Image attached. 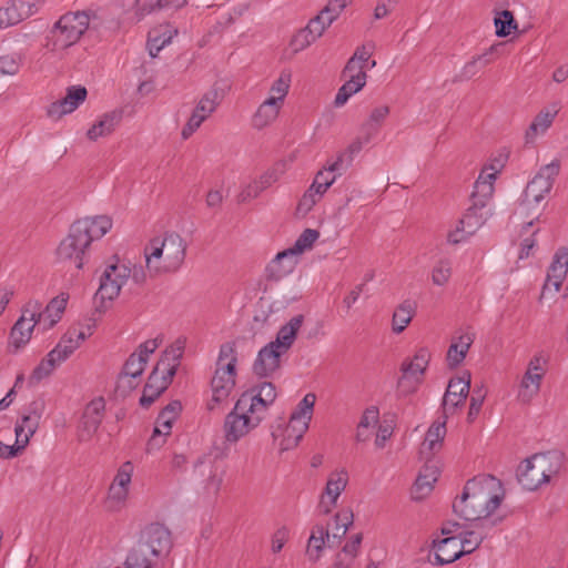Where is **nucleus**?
<instances>
[{"instance_id": "obj_1", "label": "nucleus", "mask_w": 568, "mask_h": 568, "mask_svg": "<svg viewBox=\"0 0 568 568\" xmlns=\"http://www.w3.org/2000/svg\"><path fill=\"white\" fill-rule=\"evenodd\" d=\"M111 227L112 221L105 215L74 221L57 248L58 260L73 264L78 270L82 268L91 243L104 236Z\"/></svg>"}, {"instance_id": "obj_2", "label": "nucleus", "mask_w": 568, "mask_h": 568, "mask_svg": "<svg viewBox=\"0 0 568 568\" xmlns=\"http://www.w3.org/2000/svg\"><path fill=\"white\" fill-rule=\"evenodd\" d=\"M500 481L493 475H481L469 479L453 510L465 520H478L489 517L500 505L503 497L494 494L493 488Z\"/></svg>"}, {"instance_id": "obj_3", "label": "nucleus", "mask_w": 568, "mask_h": 568, "mask_svg": "<svg viewBox=\"0 0 568 568\" xmlns=\"http://www.w3.org/2000/svg\"><path fill=\"white\" fill-rule=\"evenodd\" d=\"M186 243L176 232L154 237L144 247L146 268L151 275L175 273L184 263Z\"/></svg>"}, {"instance_id": "obj_4", "label": "nucleus", "mask_w": 568, "mask_h": 568, "mask_svg": "<svg viewBox=\"0 0 568 568\" xmlns=\"http://www.w3.org/2000/svg\"><path fill=\"white\" fill-rule=\"evenodd\" d=\"M115 263L106 266L100 277V285L93 296V315H102L109 308V303L119 296L121 287L125 284L131 275V267L125 264Z\"/></svg>"}, {"instance_id": "obj_5", "label": "nucleus", "mask_w": 568, "mask_h": 568, "mask_svg": "<svg viewBox=\"0 0 568 568\" xmlns=\"http://www.w3.org/2000/svg\"><path fill=\"white\" fill-rule=\"evenodd\" d=\"M85 11L68 12L60 17L50 31L51 50L67 49L75 44L90 27Z\"/></svg>"}, {"instance_id": "obj_6", "label": "nucleus", "mask_w": 568, "mask_h": 568, "mask_svg": "<svg viewBox=\"0 0 568 568\" xmlns=\"http://www.w3.org/2000/svg\"><path fill=\"white\" fill-rule=\"evenodd\" d=\"M239 404L240 398L236 400L233 410L226 415L224 420L225 438L230 443H236L241 437L257 427L263 420L258 415L254 414L248 406L240 408Z\"/></svg>"}, {"instance_id": "obj_7", "label": "nucleus", "mask_w": 568, "mask_h": 568, "mask_svg": "<svg viewBox=\"0 0 568 568\" xmlns=\"http://www.w3.org/2000/svg\"><path fill=\"white\" fill-rule=\"evenodd\" d=\"M189 480L202 485L205 494L216 496L223 483V475L217 474L213 460L203 455L193 463Z\"/></svg>"}, {"instance_id": "obj_8", "label": "nucleus", "mask_w": 568, "mask_h": 568, "mask_svg": "<svg viewBox=\"0 0 568 568\" xmlns=\"http://www.w3.org/2000/svg\"><path fill=\"white\" fill-rule=\"evenodd\" d=\"M560 161L555 159L549 164L544 165L534 179L527 184L524 195L527 202L536 204L544 201L545 196L551 191L555 178L559 174Z\"/></svg>"}, {"instance_id": "obj_9", "label": "nucleus", "mask_w": 568, "mask_h": 568, "mask_svg": "<svg viewBox=\"0 0 568 568\" xmlns=\"http://www.w3.org/2000/svg\"><path fill=\"white\" fill-rule=\"evenodd\" d=\"M276 398L275 386L271 382H263L261 385L252 387L248 390H245L240 396L239 407L243 408L248 406L254 414L258 415L262 419H264V415L268 409L270 405Z\"/></svg>"}, {"instance_id": "obj_10", "label": "nucleus", "mask_w": 568, "mask_h": 568, "mask_svg": "<svg viewBox=\"0 0 568 568\" xmlns=\"http://www.w3.org/2000/svg\"><path fill=\"white\" fill-rule=\"evenodd\" d=\"M41 305L36 302L34 310L30 313V317H26L23 311L21 317L14 323L10 332V341L8 344V352L16 354L21 347H23L31 338L34 325L40 322L42 314L39 312Z\"/></svg>"}, {"instance_id": "obj_11", "label": "nucleus", "mask_w": 568, "mask_h": 568, "mask_svg": "<svg viewBox=\"0 0 568 568\" xmlns=\"http://www.w3.org/2000/svg\"><path fill=\"white\" fill-rule=\"evenodd\" d=\"M136 544L146 546L158 558L168 555L173 546L171 531L159 523L146 526Z\"/></svg>"}, {"instance_id": "obj_12", "label": "nucleus", "mask_w": 568, "mask_h": 568, "mask_svg": "<svg viewBox=\"0 0 568 568\" xmlns=\"http://www.w3.org/2000/svg\"><path fill=\"white\" fill-rule=\"evenodd\" d=\"M568 273V248L560 247L556 252L549 266L546 282L542 286L539 300H544L548 294L555 296L559 292L564 280Z\"/></svg>"}, {"instance_id": "obj_13", "label": "nucleus", "mask_w": 568, "mask_h": 568, "mask_svg": "<svg viewBox=\"0 0 568 568\" xmlns=\"http://www.w3.org/2000/svg\"><path fill=\"white\" fill-rule=\"evenodd\" d=\"M104 412L105 400L103 397L93 398L87 404L79 424V440L88 442L93 437L103 420Z\"/></svg>"}, {"instance_id": "obj_14", "label": "nucleus", "mask_w": 568, "mask_h": 568, "mask_svg": "<svg viewBox=\"0 0 568 568\" xmlns=\"http://www.w3.org/2000/svg\"><path fill=\"white\" fill-rule=\"evenodd\" d=\"M430 548L434 552L428 554L427 560L435 566L452 564L464 556L456 536H448L443 539L436 538L432 541Z\"/></svg>"}, {"instance_id": "obj_15", "label": "nucleus", "mask_w": 568, "mask_h": 568, "mask_svg": "<svg viewBox=\"0 0 568 568\" xmlns=\"http://www.w3.org/2000/svg\"><path fill=\"white\" fill-rule=\"evenodd\" d=\"M470 390V374L467 379L464 377L452 378L443 397L442 408L445 419L453 414L457 407L464 405Z\"/></svg>"}, {"instance_id": "obj_16", "label": "nucleus", "mask_w": 568, "mask_h": 568, "mask_svg": "<svg viewBox=\"0 0 568 568\" xmlns=\"http://www.w3.org/2000/svg\"><path fill=\"white\" fill-rule=\"evenodd\" d=\"M174 377V371L171 368L168 373H161V369L154 367L144 386L140 405L149 408L158 397H160L169 387Z\"/></svg>"}, {"instance_id": "obj_17", "label": "nucleus", "mask_w": 568, "mask_h": 568, "mask_svg": "<svg viewBox=\"0 0 568 568\" xmlns=\"http://www.w3.org/2000/svg\"><path fill=\"white\" fill-rule=\"evenodd\" d=\"M236 367L233 364L216 366L215 373L211 379V387L214 403H221L226 399L235 387Z\"/></svg>"}, {"instance_id": "obj_18", "label": "nucleus", "mask_w": 568, "mask_h": 568, "mask_svg": "<svg viewBox=\"0 0 568 568\" xmlns=\"http://www.w3.org/2000/svg\"><path fill=\"white\" fill-rule=\"evenodd\" d=\"M88 91L82 85H72L67 89L64 98L52 102L47 109L49 118L60 119L62 115L73 112L85 99Z\"/></svg>"}, {"instance_id": "obj_19", "label": "nucleus", "mask_w": 568, "mask_h": 568, "mask_svg": "<svg viewBox=\"0 0 568 568\" xmlns=\"http://www.w3.org/2000/svg\"><path fill=\"white\" fill-rule=\"evenodd\" d=\"M312 418L311 412L303 409L297 405V409L292 413L287 428L286 437L282 442L283 449H290L297 446L303 437V434L308 428V422Z\"/></svg>"}, {"instance_id": "obj_20", "label": "nucleus", "mask_w": 568, "mask_h": 568, "mask_svg": "<svg viewBox=\"0 0 568 568\" xmlns=\"http://www.w3.org/2000/svg\"><path fill=\"white\" fill-rule=\"evenodd\" d=\"M274 344L268 343L257 354L253 364V373L258 377H268L281 364V352Z\"/></svg>"}, {"instance_id": "obj_21", "label": "nucleus", "mask_w": 568, "mask_h": 568, "mask_svg": "<svg viewBox=\"0 0 568 568\" xmlns=\"http://www.w3.org/2000/svg\"><path fill=\"white\" fill-rule=\"evenodd\" d=\"M297 264V257L292 251L284 250L267 264L265 268V277L267 281L278 282L291 274Z\"/></svg>"}, {"instance_id": "obj_22", "label": "nucleus", "mask_w": 568, "mask_h": 568, "mask_svg": "<svg viewBox=\"0 0 568 568\" xmlns=\"http://www.w3.org/2000/svg\"><path fill=\"white\" fill-rule=\"evenodd\" d=\"M446 420L443 413V420L434 422L426 433L425 440L422 444L420 454L427 462L442 448L446 435Z\"/></svg>"}, {"instance_id": "obj_23", "label": "nucleus", "mask_w": 568, "mask_h": 568, "mask_svg": "<svg viewBox=\"0 0 568 568\" xmlns=\"http://www.w3.org/2000/svg\"><path fill=\"white\" fill-rule=\"evenodd\" d=\"M91 324H88V333L79 329L77 327H71L68 332L61 337L60 342L55 347H60L61 356L60 359H67L79 346L80 344L90 336L91 329L95 327L97 318H90Z\"/></svg>"}, {"instance_id": "obj_24", "label": "nucleus", "mask_w": 568, "mask_h": 568, "mask_svg": "<svg viewBox=\"0 0 568 568\" xmlns=\"http://www.w3.org/2000/svg\"><path fill=\"white\" fill-rule=\"evenodd\" d=\"M546 476L538 470V464L531 458H527L517 469V479L524 489L532 491L547 483Z\"/></svg>"}, {"instance_id": "obj_25", "label": "nucleus", "mask_w": 568, "mask_h": 568, "mask_svg": "<svg viewBox=\"0 0 568 568\" xmlns=\"http://www.w3.org/2000/svg\"><path fill=\"white\" fill-rule=\"evenodd\" d=\"M122 118V110H112L103 114V116L88 130V139L91 141H97L101 136L111 134L120 124Z\"/></svg>"}, {"instance_id": "obj_26", "label": "nucleus", "mask_w": 568, "mask_h": 568, "mask_svg": "<svg viewBox=\"0 0 568 568\" xmlns=\"http://www.w3.org/2000/svg\"><path fill=\"white\" fill-rule=\"evenodd\" d=\"M532 459L538 464V470L546 476L548 483L551 476L557 475L564 465L565 455L559 450H550L547 453H539L532 456Z\"/></svg>"}, {"instance_id": "obj_27", "label": "nucleus", "mask_w": 568, "mask_h": 568, "mask_svg": "<svg viewBox=\"0 0 568 568\" xmlns=\"http://www.w3.org/2000/svg\"><path fill=\"white\" fill-rule=\"evenodd\" d=\"M186 4L187 0H135V14L141 19L164 10H178Z\"/></svg>"}, {"instance_id": "obj_28", "label": "nucleus", "mask_w": 568, "mask_h": 568, "mask_svg": "<svg viewBox=\"0 0 568 568\" xmlns=\"http://www.w3.org/2000/svg\"><path fill=\"white\" fill-rule=\"evenodd\" d=\"M159 559L146 546L135 544L130 549L124 566L125 568H158Z\"/></svg>"}, {"instance_id": "obj_29", "label": "nucleus", "mask_w": 568, "mask_h": 568, "mask_svg": "<svg viewBox=\"0 0 568 568\" xmlns=\"http://www.w3.org/2000/svg\"><path fill=\"white\" fill-rule=\"evenodd\" d=\"M439 470L435 466L426 464L423 471L419 473L412 488V498L414 500L424 499L432 490L433 484L437 480Z\"/></svg>"}, {"instance_id": "obj_30", "label": "nucleus", "mask_w": 568, "mask_h": 568, "mask_svg": "<svg viewBox=\"0 0 568 568\" xmlns=\"http://www.w3.org/2000/svg\"><path fill=\"white\" fill-rule=\"evenodd\" d=\"M557 113L558 111L555 108H546L539 111L526 130V143H532L539 133H545L552 124Z\"/></svg>"}, {"instance_id": "obj_31", "label": "nucleus", "mask_w": 568, "mask_h": 568, "mask_svg": "<svg viewBox=\"0 0 568 568\" xmlns=\"http://www.w3.org/2000/svg\"><path fill=\"white\" fill-rule=\"evenodd\" d=\"M334 531L328 538V548L338 546L342 539L345 537L347 530L354 523V514L351 508H343L337 511L334 516Z\"/></svg>"}, {"instance_id": "obj_32", "label": "nucleus", "mask_w": 568, "mask_h": 568, "mask_svg": "<svg viewBox=\"0 0 568 568\" xmlns=\"http://www.w3.org/2000/svg\"><path fill=\"white\" fill-rule=\"evenodd\" d=\"M58 356H61L60 347H54L48 353L47 357L43 358L40 364L32 371L28 381L29 386H34L40 383L43 378L48 377L53 372L59 363L64 362V359H60Z\"/></svg>"}, {"instance_id": "obj_33", "label": "nucleus", "mask_w": 568, "mask_h": 568, "mask_svg": "<svg viewBox=\"0 0 568 568\" xmlns=\"http://www.w3.org/2000/svg\"><path fill=\"white\" fill-rule=\"evenodd\" d=\"M304 322V315L298 314L290 320V322L285 325H283L277 335L276 339L271 342L278 348H283L284 351H287L294 343L297 332L300 331L301 326Z\"/></svg>"}, {"instance_id": "obj_34", "label": "nucleus", "mask_w": 568, "mask_h": 568, "mask_svg": "<svg viewBox=\"0 0 568 568\" xmlns=\"http://www.w3.org/2000/svg\"><path fill=\"white\" fill-rule=\"evenodd\" d=\"M474 343V334L466 333L453 342L447 351L446 361L449 368H456L466 357Z\"/></svg>"}, {"instance_id": "obj_35", "label": "nucleus", "mask_w": 568, "mask_h": 568, "mask_svg": "<svg viewBox=\"0 0 568 568\" xmlns=\"http://www.w3.org/2000/svg\"><path fill=\"white\" fill-rule=\"evenodd\" d=\"M430 359V353L428 348L420 347L414 355L412 359H405L400 365L402 373L408 374L412 377L420 378L423 381V376L428 366Z\"/></svg>"}, {"instance_id": "obj_36", "label": "nucleus", "mask_w": 568, "mask_h": 568, "mask_svg": "<svg viewBox=\"0 0 568 568\" xmlns=\"http://www.w3.org/2000/svg\"><path fill=\"white\" fill-rule=\"evenodd\" d=\"M366 142H364L362 140V136H357L348 146L345 151L341 152L336 160H334L333 162H327V164L324 166V169L329 172V173H335V172H338L341 171L344 166L345 169L348 168L353 160H354V156L361 152V150L363 149V145L365 144Z\"/></svg>"}, {"instance_id": "obj_37", "label": "nucleus", "mask_w": 568, "mask_h": 568, "mask_svg": "<svg viewBox=\"0 0 568 568\" xmlns=\"http://www.w3.org/2000/svg\"><path fill=\"white\" fill-rule=\"evenodd\" d=\"M214 111L212 104L207 105L200 100L182 129V138L184 140L189 139Z\"/></svg>"}, {"instance_id": "obj_38", "label": "nucleus", "mask_w": 568, "mask_h": 568, "mask_svg": "<svg viewBox=\"0 0 568 568\" xmlns=\"http://www.w3.org/2000/svg\"><path fill=\"white\" fill-rule=\"evenodd\" d=\"M184 352V342L178 339L175 343L170 345L162 354L161 358L154 367L161 369V373H168L172 368L174 375L176 374L180 359Z\"/></svg>"}, {"instance_id": "obj_39", "label": "nucleus", "mask_w": 568, "mask_h": 568, "mask_svg": "<svg viewBox=\"0 0 568 568\" xmlns=\"http://www.w3.org/2000/svg\"><path fill=\"white\" fill-rule=\"evenodd\" d=\"M282 105L274 98L266 99L253 116L254 128L261 130L272 123L277 118Z\"/></svg>"}, {"instance_id": "obj_40", "label": "nucleus", "mask_w": 568, "mask_h": 568, "mask_svg": "<svg viewBox=\"0 0 568 568\" xmlns=\"http://www.w3.org/2000/svg\"><path fill=\"white\" fill-rule=\"evenodd\" d=\"M544 373L530 374L526 372L520 382L517 398L523 404H529L539 393Z\"/></svg>"}, {"instance_id": "obj_41", "label": "nucleus", "mask_w": 568, "mask_h": 568, "mask_svg": "<svg viewBox=\"0 0 568 568\" xmlns=\"http://www.w3.org/2000/svg\"><path fill=\"white\" fill-rule=\"evenodd\" d=\"M485 207L483 202H471L463 219L459 220V224L466 225L467 235L475 234L476 231L485 224L487 220V216L483 213Z\"/></svg>"}, {"instance_id": "obj_42", "label": "nucleus", "mask_w": 568, "mask_h": 568, "mask_svg": "<svg viewBox=\"0 0 568 568\" xmlns=\"http://www.w3.org/2000/svg\"><path fill=\"white\" fill-rule=\"evenodd\" d=\"M416 312V304L412 301H404L393 314L392 326L396 334L402 333L413 320Z\"/></svg>"}, {"instance_id": "obj_43", "label": "nucleus", "mask_w": 568, "mask_h": 568, "mask_svg": "<svg viewBox=\"0 0 568 568\" xmlns=\"http://www.w3.org/2000/svg\"><path fill=\"white\" fill-rule=\"evenodd\" d=\"M348 476L346 470L333 473L327 483L325 490L322 495L331 498V506H336L341 493L346 488Z\"/></svg>"}, {"instance_id": "obj_44", "label": "nucleus", "mask_w": 568, "mask_h": 568, "mask_svg": "<svg viewBox=\"0 0 568 568\" xmlns=\"http://www.w3.org/2000/svg\"><path fill=\"white\" fill-rule=\"evenodd\" d=\"M181 410V402L172 400L160 412L156 418V424L164 429V436H169L171 434L173 422L178 418Z\"/></svg>"}, {"instance_id": "obj_45", "label": "nucleus", "mask_w": 568, "mask_h": 568, "mask_svg": "<svg viewBox=\"0 0 568 568\" xmlns=\"http://www.w3.org/2000/svg\"><path fill=\"white\" fill-rule=\"evenodd\" d=\"M24 20L17 0H10L0 8V29L16 26Z\"/></svg>"}, {"instance_id": "obj_46", "label": "nucleus", "mask_w": 568, "mask_h": 568, "mask_svg": "<svg viewBox=\"0 0 568 568\" xmlns=\"http://www.w3.org/2000/svg\"><path fill=\"white\" fill-rule=\"evenodd\" d=\"M494 193V184L491 181H483V174L479 175L474 184V191L470 195L471 202H483L486 206Z\"/></svg>"}, {"instance_id": "obj_47", "label": "nucleus", "mask_w": 568, "mask_h": 568, "mask_svg": "<svg viewBox=\"0 0 568 568\" xmlns=\"http://www.w3.org/2000/svg\"><path fill=\"white\" fill-rule=\"evenodd\" d=\"M496 27V34L500 38H505L511 33L513 30L517 29V22L514 18L513 12L504 10L498 13L494 19Z\"/></svg>"}, {"instance_id": "obj_48", "label": "nucleus", "mask_w": 568, "mask_h": 568, "mask_svg": "<svg viewBox=\"0 0 568 568\" xmlns=\"http://www.w3.org/2000/svg\"><path fill=\"white\" fill-rule=\"evenodd\" d=\"M320 237V232L314 229H305L302 234L297 237L294 245L288 251L296 257L298 254L311 248L314 242Z\"/></svg>"}, {"instance_id": "obj_49", "label": "nucleus", "mask_w": 568, "mask_h": 568, "mask_svg": "<svg viewBox=\"0 0 568 568\" xmlns=\"http://www.w3.org/2000/svg\"><path fill=\"white\" fill-rule=\"evenodd\" d=\"M291 78H292L291 72L283 71L280 74V78L271 87L272 95L270 98H274L276 100V102L283 104L284 99L288 93Z\"/></svg>"}, {"instance_id": "obj_50", "label": "nucleus", "mask_w": 568, "mask_h": 568, "mask_svg": "<svg viewBox=\"0 0 568 568\" xmlns=\"http://www.w3.org/2000/svg\"><path fill=\"white\" fill-rule=\"evenodd\" d=\"M40 419L37 416L23 415L21 419V424H17L16 426V436L18 439H23L28 437V442L30 437L36 433L39 426Z\"/></svg>"}, {"instance_id": "obj_51", "label": "nucleus", "mask_w": 568, "mask_h": 568, "mask_svg": "<svg viewBox=\"0 0 568 568\" xmlns=\"http://www.w3.org/2000/svg\"><path fill=\"white\" fill-rule=\"evenodd\" d=\"M369 57L371 52L366 50L365 45L358 47L353 57L347 61L343 73L346 74V72H357L359 65L364 68V64L368 63Z\"/></svg>"}, {"instance_id": "obj_52", "label": "nucleus", "mask_w": 568, "mask_h": 568, "mask_svg": "<svg viewBox=\"0 0 568 568\" xmlns=\"http://www.w3.org/2000/svg\"><path fill=\"white\" fill-rule=\"evenodd\" d=\"M458 540L460 542V549L464 551L465 556L475 551L483 542L484 537L473 530H469L460 534Z\"/></svg>"}, {"instance_id": "obj_53", "label": "nucleus", "mask_w": 568, "mask_h": 568, "mask_svg": "<svg viewBox=\"0 0 568 568\" xmlns=\"http://www.w3.org/2000/svg\"><path fill=\"white\" fill-rule=\"evenodd\" d=\"M486 397V390L481 386H475L470 396L469 410L467 415L468 422H473L479 414Z\"/></svg>"}, {"instance_id": "obj_54", "label": "nucleus", "mask_w": 568, "mask_h": 568, "mask_svg": "<svg viewBox=\"0 0 568 568\" xmlns=\"http://www.w3.org/2000/svg\"><path fill=\"white\" fill-rule=\"evenodd\" d=\"M172 34L165 36L160 34L156 30L149 33L148 50L152 58H155L158 53L171 42Z\"/></svg>"}, {"instance_id": "obj_55", "label": "nucleus", "mask_w": 568, "mask_h": 568, "mask_svg": "<svg viewBox=\"0 0 568 568\" xmlns=\"http://www.w3.org/2000/svg\"><path fill=\"white\" fill-rule=\"evenodd\" d=\"M145 365L146 362L143 357H138L136 353H132L125 361L121 373L139 378L143 374Z\"/></svg>"}, {"instance_id": "obj_56", "label": "nucleus", "mask_w": 568, "mask_h": 568, "mask_svg": "<svg viewBox=\"0 0 568 568\" xmlns=\"http://www.w3.org/2000/svg\"><path fill=\"white\" fill-rule=\"evenodd\" d=\"M347 73L349 74V80L346 81L342 87H344V89H346V91L353 95L365 85L367 75L362 65L358 67L357 72Z\"/></svg>"}, {"instance_id": "obj_57", "label": "nucleus", "mask_w": 568, "mask_h": 568, "mask_svg": "<svg viewBox=\"0 0 568 568\" xmlns=\"http://www.w3.org/2000/svg\"><path fill=\"white\" fill-rule=\"evenodd\" d=\"M138 377H132L131 375H126L120 372L115 385V393L122 397H126L133 389L138 387Z\"/></svg>"}, {"instance_id": "obj_58", "label": "nucleus", "mask_w": 568, "mask_h": 568, "mask_svg": "<svg viewBox=\"0 0 568 568\" xmlns=\"http://www.w3.org/2000/svg\"><path fill=\"white\" fill-rule=\"evenodd\" d=\"M420 383V378H414L408 374L402 373V376L397 381L398 396H407L415 393Z\"/></svg>"}, {"instance_id": "obj_59", "label": "nucleus", "mask_w": 568, "mask_h": 568, "mask_svg": "<svg viewBox=\"0 0 568 568\" xmlns=\"http://www.w3.org/2000/svg\"><path fill=\"white\" fill-rule=\"evenodd\" d=\"M317 38H315L310 30L303 28L298 30L291 40V47L294 52L302 51L306 49L311 43H313Z\"/></svg>"}, {"instance_id": "obj_60", "label": "nucleus", "mask_w": 568, "mask_h": 568, "mask_svg": "<svg viewBox=\"0 0 568 568\" xmlns=\"http://www.w3.org/2000/svg\"><path fill=\"white\" fill-rule=\"evenodd\" d=\"M325 546H327V540L311 534L306 548V555L308 556L310 560L314 562L317 561L321 558Z\"/></svg>"}, {"instance_id": "obj_61", "label": "nucleus", "mask_w": 568, "mask_h": 568, "mask_svg": "<svg viewBox=\"0 0 568 568\" xmlns=\"http://www.w3.org/2000/svg\"><path fill=\"white\" fill-rule=\"evenodd\" d=\"M236 352H235V343L229 342L224 343L220 347L219 358L216 362V366L220 367L225 364H233L236 367Z\"/></svg>"}, {"instance_id": "obj_62", "label": "nucleus", "mask_w": 568, "mask_h": 568, "mask_svg": "<svg viewBox=\"0 0 568 568\" xmlns=\"http://www.w3.org/2000/svg\"><path fill=\"white\" fill-rule=\"evenodd\" d=\"M285 164L284 163H277L274 168L265 172L263 175H261L260 180L256 181L258 183V187L264 191L268 186H271L273 183H275L281 174L284 172Z\"/></svg>"}, {"instance_id": "obj_63", "label": "nucleus", "mask_w": 568, "mask_h": 568, "mask_svg": "<svg viewBox=\"0 0 568 568\" xmlns=\"http://www.w3.org/2000/svg\"><path fill=\"white\" fill-rule=\"evenodd\" d=\"M452 268L447 261H440L433 270L432 281L435 285H445L450 277Z\"/></svg>"}, {"instance_id": "obj_64", "label": "nucleus", "mask_w": 568, "mask_h": 568, "mask_svg": "<svg viewBox=\"0 0 568 568\" xmlns=\"http://www.w3.org/2000/svg\"><path fill=\"white\" fill-rule=\"evenodd\" d=\"M362 540H363L362 532L353 535L351 537V539L344 545V547L342 548V551L339 554H342L343 557L353 561L358 554Z\"/></svg>"}]
</instances>
